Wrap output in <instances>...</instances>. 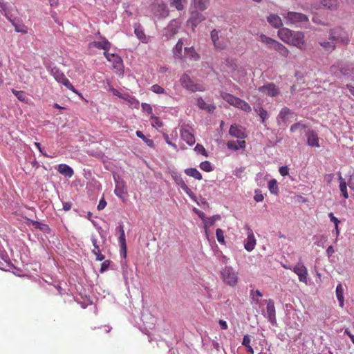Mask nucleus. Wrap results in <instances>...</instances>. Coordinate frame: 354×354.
<instances>
[{
    "label": "nucleus",
    "instance_id": "obj_1",
    "mask_svg": "<svg viewBox=\"0 0 354 354\" xmlns=\"http://www.w3.org/2000/svg\"><path fill=\"white\" fill-rule=\"evenodd\" d=\"M44 66L47 71L50 72V73L54 77L57 82L62 84L73 93L79 94L77 91L74 88L68 79L65 76L64 73L59 68L55 66H53L51 63L48 62H45Z\"/></svg>",
    "mask_w": 354,
    "mask_h": 354
},
{
    "label": "nucleus",
    "instance_id": "obj_2",
    "mask_svg": "<svg viewBox=\"0 0 354 354\" xmlns=\"http://www.w3.org/2000/svg\"><path fill=\"white\" fill-rule=\"evenodd\" d=\"M288 25H295L301 28H308L309 26V19L305 14L289 11L283 15Z\"/></svg>",
    "mask_w": 354,
    "mask_h": 354
},
{
    "label": "nucleus",
    "instance_id": "obj_3",
    "mask_svg": "<svg viewBox=\"0 0 354 354\" xmlns=\"http://www.w3.org/2000/svg\"><path fill=\"white\" fill-rule=\"evenodd\" d=\"M259 40L268 48L276 50L281 56L283 57H287L288 56V49L278 41L273 39L264 34H261L259 35Z\"/></svg>",
    "mask_w": 354,
    "mask_h": 354
},
{
    "label": "nucleus",
    "instance_id": "obj_4",
    "mask_svg": "<svg viewBox=\"0 0 354 354\" xmlns=\"http://www.w3.org/2000/svg\"><path fill=\"white\" fill-rule=\"evenodd\" d=\"M328 39H332L335 42V44L340 43L347 45L350 41L348 33L341 26L335 27L329 30Z\"/></svg>",
    "mask_w": 354,
    "mask_h": 354
},
{
    "label": "nucleus",
    "instance_id": "obj_5",
    "mask_svg": "<svg viewBox=\"0 0 354 354\" xmlns=\"http://www.w3.org/2000/svg\"><path fill=\"white\" fill-rule=\"evenodd\" d=\"M181 86L191 93L203 91L205 88L202 84L195 83L187 73L183 74L179 80Z\"/></svg>",
    "mask_w": 354,
    "mask_h": 354
},
{
    "label": "nucleus",
    "instance_id": "obj_6",
    "mask_svg": "<svg viewBox=\"0 0 354 354\" xmlns=\"http://www.w3.org/2000/svg\"><path fill=\"white\" fill-rule=\"evenodd\" d=\"M181 26V21L178 19H172L162 30V38L169 40L176 35Z\"/></svg>",
    "mask_w": 354,
    "mask_h": 354
},
{
    "label": "nucleus",
    "instance_id": "obj_7",
    "mask_svg": "<svg viewBox=\"0 0 354 354\" xmlns=\"http://www.w3.org/2000/svg\"><path fill=\"white\" fill-rule=\"evenodd\" d=\"M263 303L266 304V311L263 312V315L266 317L272 326H277L276 310L274 302L272 299H265Z\"/></svg>",
    "mask_w": 354,
    "mask_h": 354
},
{
    "label": "nucleus",
    "instance_id": "obj_8",
    "mask_svg": "<svg viewBox=\"0 0 354 354\" xmlns=\"http://www.w3.org/2000/svg\"><path fill=\"white\" fill-rule=\"evenodd\" d=\"M284 268L292 270L299 278V281L308 284V270L306 267L301 262L297 263L295 266H283Z\"/></svg>",
    "mask_w": 354,
    "mask_h": 354
},
{
    "label": "nucleus",
    "instance_id": "obj_9",
    "mask_svg": "<svg viewBox=\"0 0 354 354\" xmlns=\"http://www.w3.org/2000/svg\"><path fill=\"white\" fill-rule=\"evenodd\" d=\"M221 277L223 281L231 286H234L237 283V273L230 266H225L221 271Z\"/></svg>",
    "mask_w": 354,
    "mask_h": 354
},
{
    "label": "nucleus",
    "instance_id": "obj_10",
    "mask_svg": "<svg viewBox=\"0 0 354 354\" xmlns=\"http://www.w3.org/2000/svg\"><path fill=\"white\" fill-rule=\"evenodd\" d=\"M114 181L115 183V187L114 189L115 194L122 200V201H126V197L127 196V189L126 186L125 182L119 176H114Z\"/></svg>",
    "mask_w": 354,
    "mask_h": 354
},
{
    "label": "nucleus",
    "instance_id": "obj_11",
    "mask_svg": "<svg viewBox=\"0 0 354 354\" xmlns=\"http://www.w3.org/2000/svg\"><path fill=\"white\" fill-rule=\"evenodd\" d=\"M180 132L181 138L189 145L192 146L195 143L194 130L190 126L187 124L183 125Z\"/></svg>",
    "mask_w": 354,
    "mask_h": 354
},
{
    "label": "nucleus",
    "instance_id": "obj_12",
    "mask_svg": "<svg viewBox=\"0 0 354 354\" xmlns=\"http://www.w3.org/2000/svg\"><path fill=\"white\" fill-rule=\"evenodd\" d=\"M288 44L294 46L301 50L305 48L304 33L301 31H293Z\"/></svg>",
    "mask_w": 354,
    "mask_h": 354
},
{
    "label": "nucleus",
    "instance_id": "obj_13",
    "mask_svg": "<svg viewBox=\"0 0 354 354\" xmlns=\"http://www.w3.org/2000/svg\"><path fill=\"white\" fill-rule=\"evenodd\" d=\"M115 231L116 233L119 234L118 241L120 246L121 255L125 258L127 256V244L124 225L122 223L119 224V225L116 227Z\"/></svg>",
    "mask_w": 354,
    "mask_h": 354
},
{
    "label": "nucleus",
    "instance_id": "obj_14",
    "mask_svg": "<svg viewBox=\"0 0 354 354\" xmlns=\"http://www.w3.org/2000/svg\"><path fill=\"white\" fill-rule=\"evenodd\" d=\"M203 20H205V17L202 13L197 10H193L191 11L190 17L188 19L187 24V26H191L192 29L194 30L195 28Z\"/></svg>",
    "mask_w": 354,
    "mask_h": 354
},
{
    "label": "nucleus",
    "instance_id": "obj_15",
    "mask_svg": "<svg viewBox=\"0 0 354 354\" xmlns=\"http://www.w3.org/2000/svg\"><path fill=\"white\" fill-rule=\"evenodd\" d=\"M153 12L158 18H166L169 14V10L166 3H160L154 4Z\"/></svg>",
    "mask_w": 354,
    "mask_h": 354
},
{
    "label": "nucleus",
    "instance_id": "obj_16",
    "mask_svg": "<svg viewBox=\"0 0 354 354\" xmlns=\"http://www.w3.org/2000/svg\"><path fill=\"white\" fill-rule=\"evenodd\" d=\"M109 62L112 63V66L115 70V73L118 75L122 76L124 74V64L121 57L117 54H114Z\"/></svg>",
    "mask_w": 354,
    "mask_h": 354
},
{
    "label": "nucleus",
    "instance_id": "obj_17",
    "mask_svg": "<svg viewBox=\"0 0 354 354\" xmlns=\"http://www.w3.org/2000/svg\"><path fill=\"white\" fill-rule=\"evenodd\" d=\"M258 91L270 97H275L279 93V88L273 83H268L263 86H259L258 88Z\"/></svg>",
    "mask_w": 354,
    "mask_h": 354
},
{
    "label": "nucleus",
    "instance_id": "obj_18",
    "mask_svg": "<svg viewBox=\"0 0 354 354\" xmlns=\"http://www.w3.org/2000/svg\"><path fill=\"white\" fill-rule=\"evenodd\" d=\"M229 133L231 136L241 139L242 140H243V139L247 137L245 129H243L241 126L237 125L236 124H232L230 126Z\"/></svg>",
    "mask_w": 354,
    "mask_h": 354
},
{
    "label": "nucleus",
    "instance_id": "obj_19",
    "mask_svg": "<svg viewBox=\"0 0 354 354\" xmlns=\"http://www.w3.org/2000/svg\"><path fill=\"white\" fill-rule=\"evenodd\" d=\"M91 240L93 246L92 253L95 256L96 261H102L104 260L105 257L102 254V250L98 244V241L96 236L95 234H92L91 236Z\"/></svg>",
    "mask_w": 354,
    "mask_h": 354
},
{
    "label": "nucleus",
    "instance_id": "obj_20",
    "mask_svg": "<svg viewBox=\"0 0 354 354\" xmlns=\"http://www.w3.org/2000/svg\"><path fill=\"white\" fill-rule=\"evenodd\" d=\"M305 134L307 138V143L310 147H319V138L316 132L310 129H307L305 131Z\"/></svg>",
    "mask_w": 354,
    "mask_h": 354
},
{
    "label": "nucleus",
    "instance_id": "obj_21",
    "mask_svg": "<svg viewBox=\"0 0 354 354\" xmlns=\"http://www.w3.org/2000/svg\"><path fill=\"white\" fill-rule=\"evenodd\" d=\"M256 245V239L253 231L248 227L247 239L244 243V248L248 252H252Z\"/></svg>",
    "mask_w": 354,
    "mask_h": 354
},
{
    "label": "nucleus",
    "instance_id": "obj_22",
    "mask_svg": "<svg viewBox=\"0 0 354 354\" xmlns=\"http://www.w3.org/2000/svg\"><path fill=\"white\" fill-rule=\"evenodd\" d=\"M293 112L288 107H283L277 117V121L279 125L281 123H286Z\"/></svg>",
    "mask_w": 354,
    "mask_h": 354
},
{
    "label": "nucleus",
    "instance_id": "obj_23",
    "mask_svg": "<svg viewBox=\"0 0 354 354\" xmlns=\"http://www.w3.org/2000/svg\"><path fill=\"white\" fill-rule=\"evenodd\" d=\"M339 0H321L322 8L330 11L337 10L339 7Z\"/></svg>",
    "mask_w": 354,
    "mask_h": 354
},
{
    "label": "nucleus",
    "instance_id": "obj_24",
    "mask_svg": "<svg viewBox=\"0 0 354 354\" xmlns=\"http://www.w3.org/2000/svg\"><path fill=\"white\" fill-rule=\"evenodd\" d=\"M209 0H192L191 7L197 11H203L209 6Z\"/></svg>",
    "mask_w": 354,
    "mask_h": 354
},
{
    "label": "nucleus",
    "instance_id": "obj_25",
    "mask_svg": "<svg viewBox=\"0 0 354 354\" xmlns=\"http://www.w3.org/2000/svg\"><path fill=\"white\" fill-rule=\"evenodd\" d=\"M293 30L287 28H282L278 30L277 35L285 43L288 44Z\"/></svg>",
    "mask_w": 354,
    "mask_h": 354
},
{
    "label": "nucleus",
    "instance_id": "obj_26",
    "mask_svg": "<svg viewBox=\"0 0 354 354\" xmlns=\"http://www.w3.org/2000/svg\"><path fill=\"white\" fill-rule=\"evenodd\" d=\"M245 141L244 140H230L227 142V149L233 151L244 149L245 148Z\"/></svg>",
    "mask_w": 354,
    "mask_h": 354
},
{
    "label": "nucleus",
    "instance_id": "obj_27",
    "mask_svg": "<svg viewBox=\"0 0 354 354\" xmlns=\"http://www.w3.org/2000/svg\"><path fill=\"white\" fill-rule=\"evenodd\" d=\"M188 58L193 61H198L200 59V55L196 51L194 47H185V55L183 58Z\"/></svg>",
    "mask_w": 354,
    "mask_h": 354
},
{
    "label": "nucleus",
    "instance_id": "obj_28",
    "mask_svg": "<svg viewBox=\"0 0 354 354\" xmlns=\"http://www.w3.org/2000/svg\"><path fill=\"white\" fill-rule=\"evenodd\" d=\"M183 45V39H179L178 40L176 44L175 45V46L173 48L172 53H173L174 57L175 59H183V55L182 53Z\"/></svg>",
    "mask_w": 354,
    "mask_h": 354
},
{
    "label": "nucleus",
    "instance_id": "obj_29",
    "mask_svg": "<svg viewBox=\"0 0 354 354\" xmlns=\"http://www.w3.org/2000/svg\"><path fill=\"white\" fill-rule=\"evenodd\" d=\"M57 171L67 178H71L74 174L73 169L66 164H59L57 167Z\"/></svg>",
    "mask_w": 354,
    "mask_h": 354
},
{
    "label": "nucleus",
    "instance_id": "obj_30",
    "mask_svg": "<svg viewBox=\"0 0 354 354\" xmlns=\"http://www.w3.org/2000/svg\"><path fill=\"white\" fill-rule=\"evenodd\" d=\"M93 46L97 49L109 50L111 46V44L105 37H102L101 41H93Z\"/></svg>",
    "mask_w": 354,
    "mask_h": 354
},
{
    "label": "nucleus",
    "instance_id": "obj_31",
    "mask_svg": "<svg viewBox=\"0 0 354 354\" xmlns=\"http://www.w3.org/2000/svg\"><path fill=\"white\" fill-rule=\"evenodd\" d=\"M344 289L342 283H338L336 290L335 295L336 297L339 301V305L341 308H343L344 306Z\"/></svg>",
    "mask_w": 354,
    "mask_h": 354
},
{
    "label": "nucleus",
    "instance_id": "obj_32",
    "mask_svg": "<svg viewBox=\"0 0 354 354\" xmlns=\"http://www.w3.org/2000/svg\"><path fill=\"white\" fill-rule=\"evenodd\" d=\"M267 20L268 23L275 28H279L283 25L281 18L274 14L269 15Z\"/></svg>",
    "mask_w": 354,
    "mask_h": 354
},
{
    "label": "nucleus",
    "instance_id": "obj_33",
    "mask_svg": "<svg viewBox=\"0 0 354 354\" xmlns=\"http://www.w3.org/2000/svg\"><path fill=\"white\" fill-rule=\"evenodd\" d=\"M120 98L127 101L132 108H139L140 102L135 97L130 95L129 94H122Z\"/></svg>",
    "mask_w": 354,
    "mask_h": 354
},
{
    "label": "nucleus",
    "instance_id": "obj_34",
    "mask_svg": "<svg viewBox=\"0 0 354 354\" xmlns=\"http://www.w3.org/2000/svg\"><path fill=\"white\" fill-rule=\"evenodd\" d=\"M24 220H26V223L28 224V225H30L32 224V225L35 227V228H37V229H39L44 232H46V230H49L48 228V226L44 223H40V222H38V221H34L32 220H30L28 218H25L24 217Z\"/></svg>",
    "mask_w": 354,
    "mask_h": 354
},
{
    "label": "nucleus",
    "instance_id": "obj_35",
    "mask_svg": "<svg viewBox=\"0 0 354 354\" xmlns=\"http://www.w3.org/2000/svg\"><path fill=\"white\" fill-rule=\"evenodd\" d=\"M319 44L326 51H333L336 48L335 42L332 39H328V41H319Z\"/></svg>",
    "mask_w": 354,
    "mask_h": 354
},
{
    "label": "nucleus",
    "instance_id": "obj_36",
    "mask_svg": "<svg viewBox=\"0 0 354 354\" xmlns=\"http://www.w3.org/2000/svg\"><path fill=\"white\" fill-rule=\"evenodd\" d=\"M255 112L259 115L261 118V122L263 124L265 123L266 120L268 118V113L266 109H264L260 105L256 106L254 107Z\"/></svg>",
    "mask_w": 354,
    "mask_h": 354
},
{
    "label": "nucleus",
    "instance_id": "obj_37",
    "mask_svg": "<svg viewBox=\"0 0 354 354\" xmlns=\"http://www.w3.org/2000/svg\"><path fill=\"white\" fill-rule=\"evenodd\" d=\"M197 104L201 109L207 110L209 112H213L216 108L214 105L207 104L202 97L198 99Z\"/></svg>",
    "mask_w": 354,
    "mask_h": 354
},
{
    "label": "nucleus",
    "instance_id": "obj_38",
    "mask_svg": "<svg viewBox=\"0 0 354 354\" xmlns=\"http://www.w3.org/2000/svg\"><path fill=\"white\" fill-rule=\"evenodd\" d=\"M134 33L142 42L147 41V37L144 32V30L140 25L135 26Z\"/></svg>",
    "mask_w": 354,
    "mask_h": 354
},
{
    "label": "nucleus",
    "instance_id": "obj_39",
    "mask_svg": "<svg viewBox=\"0 0 354 354\" xmlns=\"http://www.w3.org/2000/svg\"><path fill=\"white\" fill-rule=\"evenodd\" d=\"M339 189L344 196V198H348V194L347 192V186L345 180L342 178L341 174H339Z\"/></svg>",
    "mask_w": 354,
    "mask_h": 354
},
{
    "label": "nucleus",
    "instance_id": "obj_40",
    "mask_svg": "<svg viewBox=\"0 0 354 354\" xmlns=\"http://www.w3.org/2000/svg\"><path fill=\"white\" fill-rule=\"evenodd\" d=\"M185 173L189 176L194 178L196 180H201L202 175L198 170L196 168H187L185 170Z\"/></svg>",
    "mask_w": 354,
    "mask_h": 354
},
{
    "label": "nucleus",
    "instance_id": "obj_41",
    "mask_svg": "<svg viewBox=\"0 0 354 354\" xmlns=\"http://www.w3.org/2000/svg\"><path fill=\"white\" fill-rule=\"evenodd\" d=\"M268 187L271 194L277 195L279 193V188L277 182L275 179L270 180L268 183Z\"/></svg>",
    "mask_w": 354,
    "mask_h": 354
},
{
    "label": "nucleus",
    "instance_id": "obj_42",
    "mask_svg": "<svg viewBox=\"0 0 354 354\" xmlns=\"http://www.w3.org/2000/svg\"><path fill=\"white\" fill-rule=\"evenodd\" d=\"M250 296L252 299V302L256 305H258L260 303V300L258 298H257V297H261L263 296V295L261 292V291L259 290H252L250 291Z\"/></svg>",
    "mask_w": 354,
    "mask_h": 354
},
{
    "label": "nucleus",
    "instance_id": "obj_43",
    "mask_svg": "<svg viewBox=\"0 0 354 354\" xmlns=\"http://www.w3.org/2000/svg\"><path fill=\"white\" fill-rule=\"evenodd\" d=\"M221 97H222V98L225 102H227V103H229L232 106H233V104H234L235 101L238 98L237 97H235L234 95H233L232 94H230L228 93H221Z\"/></svg>",
    "mask_w": 354,
    "mask_h": 354
},
{
    "label": "nucleus",
    "instance_id": "obj_44",
    "mask_svg": "<svg viewBox=\"0 0 354 354\" xmlns=\"http://www.w3.org/2000/svg\"><path fill=\"white\" fill-rule=\"evenodd\" d=\"M307 129H309V128L307 126H306L304 124H303L301 122H297V123L293 124L290 127V131L293 133V132L297 131L299 129H301V130L303 129L305 131Z\"/></svg>",
    "mask_w": 354,
    "mask_h": 354
},
{
    "label": "nucleus",
    "instance_id": "obj_45",
    "mask_svg": "<svg viewBox=\"0 0 354 354\" xmlns=\"http://www.w3.org/2000/svg\"><path fill=\"white\" fill-rule=\"evenodd\" d=\"M220 218V216L216 215L212 217L205 218H204L203 221L205 223V227H209L212 225H213L216 220H218Z\"/></svg>",
    "mask_w": 354,
    "mask_h": 354
},
{
    "label": "nucleus",
    "instance_id": "obj_46",
    "mask_svg": "<svg viewBox=\"0 0 354 354\" xmlns=\"http://www.w3.org/2000/svg\"><path fill=\"white\" fill-rule=\"evenodd\" d=\"M136 136L141 138L149 147H153V141L151 139L147 138L142 131H136Z\"/></svg>",
    "mask_w": 354,
    "mask_h": 354
},
{
    "label": "nucleus",
    "instance_id": "obj_47",
    "mask_svg": "<svg viewBox=\"0 0 354 354\" xmlns=\"http://www.w3.org/2000/svg\"><path fill=\"white\" fill-rule=\"evenodd\" d=\"M170 6L174 7L178 11H181L184 9L182 0H170Z\"/></svg>",
    "mask_w": 354,
    "mask_h": 354
},
{
    "label": "nucleus",
    "instance_id": "obj_48",
    "mask_svg": "<svg viewBox=\"0 0 354 354\" xmlns=\"http://www.w3.org/2000/svg\"><path fill=\"white\" fill-rule=\"evenodd\" d=\"M173 179L174 180L175 183L181 187L183 189L184 187L187 186L183 179L181 178L180 175H173L172 176Z\"/></svg>",
    "mask_w": 354,
    "mask_h": 354
},
{
    "label": "nucleus",
    "instance_id": "obj_49",
    "mask_svg": "<svg viewBox=\"0 0 354 354\" xmlns=\"http://www.w3.org/2000/svg\"><path fill=\"white\" fill-rule=\"evenodd\" d=\"M216 236L217 241L220 243L225 244L224 232H223V231L221 229L218 228L216 230Z\"/></svg>",
    "mask_w": 354,
    "mask_h": 354
},
{
    "label": "nucleus",
    "instance_id": "obj_50",
    "mask_svg": "<svg viewBox=\"0 0 354 354\" xmlns=\"http://www.w3.org/2000/svg\"><path fill=\"white\" fill-rule=\"evenodd\" d=\"M200 168L207 172L212 171V167L209 161H203L200 164Z\"/></svg>",
    "mask_w": 354,
    "mask_h": 354
},
{
    "label": "nucleus",
    "instance_id": "obj_51",
    "mask_svg": "<svg viewBox=\"0 0 354 354\" xmlns=\"http://www.w3.org/2000/svg\"><path fill=\"white\" fill-rule=\"evenodd\" d=\"M151 91L152 92L155 93H157V94H164V93H165V88H162V86H160L158 84H153V86H151Z\"/></svg>",
    "mask_w": 354,
    "mask_h": 354
},
{
    "label": "nucleus",
    "instance_id": "obj_52",
    "mask_svg": "<svg viewBox=\"0 0 354 354\" xmlns=\"http://www.w3.org/2000/svg\"><path fill=\"white\" fill-rule=\"evenodd\" d=\"M194 151L198 153V154H202L205 156H207V153L206 152V150L205 149V147L201 145V144H197L195 147H194Z\"/></svg>",
    "mask_w": 354,
    "mask_h": 354
},
{
    "label": "nucleus",
    "instance_id": "obj_53",
    "mask_svg": "<svg viewBox=\"0 0 354 354\" xmlns=\"http://www.w3.org/2000/svg\"><path fill=\"white\" fill-rule=\"evenodd\" d=\"M239 109L247 113L250 112L252 111V108L250 106V104L244 100H242V102H241Z\"/></svg>",
    "mask_w": 354,
    "mask_h": 354
},
{
    "label": "nucleus",
    "instance_id": "obj_54",
    "mask_svg": "<svg viewBox=\"0 0 354 354\" xmlns=\"http://www.w3.org/2000/svg\"><path fill=\"white\" fill-rule=\"evenodd\" d=\"M141 106L144 112H146L148 114H153V109L151 104L143 102L141 104Z\"/></svg>",
    "mask_w": 354,
    "mask_h": 354
},
{
    "label": "nucleus",
    "instance_id": "obj_55",
    "mask_svg": "<svg viewBox=\"0 0 354 354\" xmlns=\"http://www.w3.org/2000/svg\"><path fill=\"white\" fill-rule=\"evenodd\" d=\"M211 39H212V42L214 43V45L216 46V47H219L218 46H217L216 44V42L218 40V32L216 30L214 29L212 32H211Z\"/></svg>",
    "mask_w": 354,
    "mask_h": 354
},
{
    "label": "nucleus",
    "instance_id": "obj_56",
    "mask_svg": "<svg viewBox=\"0 0 354 354\" xmlns=\"http://www.w3.org/2000/svg\"><path fill=\"white\" fill-rule=\"evenodd\" d=\"M183 190L194 201H196V196L195 194L187 185Z\"/></svg>",
    "mask_w": 354,
    "mask_h": 354
},
{
    "label": "nucleus",
    "instance_id": "obj_57",
    "mask_svg": "<svg viewBox=\"0 0 354 354\" xmlns=\"http://www.w3.org/2000/svg\"><path fill=\"white\" fill-rule=\"evenodd\" d=\"M312 21L313 23L316 24H319V25H322V26H328V24L323 21L319 16H318L317 15H315L312 18Z\"/></svg>",
    "mask_w": 354,
    "mask_h": 354
},
{
    "label": "nucleus",
    "instance_id": "obj_58",
    "mask_svg": "<svg viewBox=\"0 0 354 354\" xmlns=\"http://www.w3.org/2000/svg\"><path fill=\"white\" fill-rule=\"evenodd\" d=\"M151 119L153 120V122H152V125L153 126H157L158 127H162L163 124L162 122L158 119V117L152 115L151 116Z\"/></svg>",
    "mask_w": 354,
    "mask_h": 354
},
{
    "label": "nucleus",
    "instance_id": "obj_59",
    "mask_svg": "<svg viewBox=\"0 0 354 354\" xmlns=\"http://www.w3.org/2000/svg\"><path fill=\"white\" fill-rule=\"evenodd\" d=\"M251 339L252 338L250 335H245L243 338L242 345H243L245 347L250 346Z\"/></svg>",
    "mask_w": 354,
    "mask_h": 354
},
{
    "label": "nucleus",
    "instance_id": "obj_60",
    "mask_svg": "<svg viewBox=\"0 0 354 354\" xmlns=\"http://www.w3.org/2000/svg\"><path fill=\"white\" fill-rule=\"evenodd\" d=\"M30 164L32 165V167L35 168V171L40 169H41L42 170H46V167L44 166H40L35 159L32 161H30Z\"/></svg>",
    "mask_w": 354,
    "mask_h": 354
},
{
    "label": "nucleus",
    "instance_id": "obj_61",
    "mask_svg": "<svg viewBox=\"0 0 354 354\" xmlns=\"http://www.w3.org/2000/svg\"><path fill=\"white\" fill-rule=\"evenodd\" d=\"M108 86H109V88L107 89L109 91L113 93V95H115V96H118V97L120 98L121 95L122 94H121L118 90H116L115 88H114L111 85V84L108 83Z\"/></svg>",
    "mask_w": 354,
    "mask_h": 354
},
{
    "label": "nucleus",
    "instance_id": "obj_62",
    "mask_svg": "<svg viewBox=\"0 0 354 354\" xmlns=\"http://www.w3.org/2000/svg\"><path fill=\"white\" fill-rule=\"evenodd\" d=\"M109 265H110V261L109 260L104 261L101 264L100 272L103 273L104 272L107 270L109 267Z\"/></svg>",
    "mask_w": 354,
    "mask_h": 354
},
{
    "label": "nucleus",
    "instance_id": "obj_63",
    "mask_svg": "<svg viewBox=\"0 0 354 354\" xmlns=\"http://www.w3.org/2000/svg\"><path fill=\"white\" fill-rule=\"evenodd\" d=\"M163 138L165 140V142L170 146H171L174 149H177V145L174 143H173L170 139H169V137L168 136V134L167 133H163Z\"/></svg>",
    "mask_w": 354,
    "mask_h": 354
},
{
    "label": "nucleus",
    "instance_id": "obj_64",
    "mask_svg": "<svg viewBox=\"0 0 354 354\" xmlns=\"http://www.w3.org/2000/svg\"><path fill=\"white\" fill-rule=\"evenodd\" d=\"M263 196L261 194V192L255 191V195L254 199L256 202H261L263 200Z\"/></svg>",
    "mask_w": 354,
    "mask_h": 354
}]
</instances>
